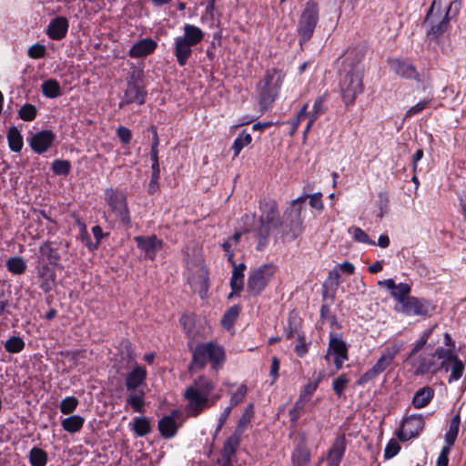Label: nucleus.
<instances>
[{
    "mask_svg": "<svg viewBox=\"0 0 466 466\" xmlns=\"http://www.w3.org/2000/svg\"><path fill=\"white\" fill-rule=\"evenodd\" d=\"M305 197H299L291 202V206L284 213L283 221L279 218L278 205L274 199L264 198L259 201V210L261 215L257 219L256 214L243 217L245 223V232H253L257 238V250H263L268 244L269 230L272 228H281V234L284 238L289 240L296 239L302 233L301 218L302 203Z\"/></svg>",
    "mask_w": 466,
    "mask_h": 466,
    "instance_id": "f257e3e1",
    "label": "nucleus"
},
{
    "mask_svg": "<svg viewBox=\"0 0 466 466\" xmlns=\"http://www.w3.org/2000/svg\"><path fill=\"white\" fill-rule=\"evenodd\" d=\"M365 56L363 46H354L347 49L342 56V69L339 73V92L346 106H353L359 95L364 91V65Z\"/></svg>",
    "mask_w": 466,
    "mask_h": 466,
    "instance_id": "f03ea898",
    "label": "nucleus"
},
{
    "mask_svg": "<svg viewBox=\"0 0 466 466\" xmlns=\"http://www.w3.org/2000/svg\"><path fill=\"white\" fill-rule=\"evenodd\" d=\"M437 327L438 324H434L421 334L406 359L414 376L435 375L445 368L443 359L447 353L446 349L437 347L434 350H431L430 351L425 349L430 337Z\"/></svg>",
    "mask_w": 466,
    "mask_h": 466,
    "instance_id": "7ed1b4c3",
    "label": "nucleus"
},
{
    "mask_svg": "<svg viewBox=\"0 0 466 466\" xmlns=\"http://www.w3.org/2000/svg\"><path fill=\"white\" fill-rule=\"evenodd\" d=\"M214 390L215 383L206 376L198 377L186 388L183 398L187 400L185 410L188 417L196 418L216 404L221 395L216 394L210 397Z\"/></svg>",
    "mask_w": 466,
    "mask_h": 466,
    "instance_id": "20e7f679",
    "label": "nucleus"
},
{
    "mask_svg": "<svg viewBox=\"0 0 466 466\" xmlns=\"http://www.w3.org/2000/svg\"><path fill=\"white\" fill-rule=\"evenodd\" d=\"M460 9L461 2L459 0H453L450 3L444 14L440 11H436L435 15H431V11L427 12L423 20L427 40L440 43L441 37L449 29L450 20L452 15H456L459 13Z\"/></svg>",
    "mask_w": 466,
    "mask_h": 466,
    "instance_id": "39448f33",
    "label": "nucleus"
},
{
    "mask_svg": "<svg viewBox=\"0 0 466 466\" xmlns=\"http://www.w3.org/2000/svg\"><path fill=\"white\" fill-rule=\"evenodd\" d=\"M225 360L226 354L222 346L214 342L200 343L193 351L189 369L201 370L209 362L212 370H218L223 367Z\"/></svg>",
    "mask_w": 466,
    "mask_h": 466,
    "instance_id": "423d86ee",
    "label": "nucleus"
},
{
    "mask_svg": "<svg viewBox=\"0 0 466 466\" xmlns=\"http://www.w3.org/2000/svg\"><path fill=\"white\" fill-rule=\"evenodd\" d=\"M285 75L277 68L268 69L258 84V103L262 110H268L279 96Z\"/></svg>",
    "mask_w": 466,
    "mask_h": 466,
    "instance_id": "0eeeda50",
    "label": "nucleus"
},
{
    "mask_svg": "<svg viewBox=\"0 0 466 466\" xmlns=\"http://www.w3.org/2000/svg\"><path fill=\"white\" fill-rule=\"evenodd\" d=\"M319 20V5L314 0H309L304 5L297 25L299 44L300 46L306 44L312 37Z\"/></svg>",
    "mask_w": 466,
    "mask_h": 466,
    "instance_id": "6e6552de",
    "label": "nucleus"
},
{
    "mask_svg": "<svg viewBox=\"0 0 466 466\" xmlns=\"http://www.w3.org/2000/svg\"><path fill=\"white\" fill-rule=\"evenodd\" d=\"M105 199L110 210L120 223L127 229L131 228L132 220L126 194L109 187L105 190Z\"/></svg>",
    "mask_w": 466,
    "mask_h": 466,
    "instance_id": "1a4fd4ad",
    "label": "nucleus"
},
{
    "mask_svg": "<svg viewBox=\"0 0 466 466\" xmlns=\"http://www.w3.org/2000/svg\"><path fill=\"white\" fill-rule=\"evenodd\" d=\"M143 73L140 70H133L127 82V89L118 103V107L123 108L127 105L136 103L143 105L146 102L147 92L142 84Z\"/></svg>",
    "mask_w": 466,
    "mask_h": 466,
    "instance_id": "9d476101",
    "label": "nucleus"
},
{
    "mask_svg": "<svg viewBox=\"0 0 466 466\" xmlns=\"http://www.w3.org/2000/svg\"><path fill=\"white\" fill-rule=\"evenodd\" d=\"M275 267L265 264L255 269L248 278L247 290L251 296H258L273 278Z\"/></svg>",
    "mask_w": 466,
    "mask_h": 466,
    "instance_id": "9b49d317",
    "label": "nucleus"
},
{
    "mask_svg": "<svg viewBox=\"0 0 466 466\" xmlns=\"http://www.w3.org/2000/svg\"><path fill=\"white\" fill-rule=\"evenodd\" d=\"M425 426L422 415L411 414L402 421L401 429L397 433L400 441H407L419 436Z\"/></svg>",
    "mask_w": 466,
    "mask_h": 466,
    "instance_id": "f8f14e48",
    "label": "nucleus"
},
{
    "mask_svg": "<svg viewBox=\"0 0 466 466\" xmlns=\"http://www.w3.org/2000/svg\"><path fill=\"white\" fill-rule=\"evenodd\" d=\"M328 347L329 353L332 354L336 371H338L342 369L344 361L349 359L348 346L339 335L330 333Z\"/></svg>",
    "mask_w": 466,
    "mask_h": 466,
    "instance_id": "ddd939ff",
    "label": "nucleus"
},
{
    "mask_svg": "<svg viewBox=\"0 0 466 466\" xmlns=\"http://www.w3.org/2000/svg\"><path fill=\"white\" fill-rule=\"evenodd\" d=\"M434 309L431 301L416 297H408L400 311L407 316H427Z\"/></svg>",
    "mask_w": 466,
    "mask_h": 466,
    "instance_id": "4468645a",
    "label": "nucleus"
},
{
    "mask_svg": "<svg viewBox=\"0 0 466 466\" xmlns=\"http://www.w3.org/2000/svg\"><path fill=\"white\" fill-rule=\"evenodd\" d=\"M137 248L144 253V258L154 260L157 253L162 248L163 241L156 235L137 236L134 238Z\"/></svg>",
    "mask_w": 466,
    "mask_h": 466,
    "instance_id": "2eb2a0df",
    "label": "nucleus"
},
{
    "mask_svg": "<svg viewBox=\"0 0 466 466\" xmlns=\"http://www.w3.org/2000/svg\"><path fill=\"white\" fill-rule=\"evenodd\" d=\"M445 356H444V366L442 370L447 372L451 370V374L448 379V382L451 383L452 381L459 380L465 370V366L463 362L459 359L458 355L453 352L451 349H446Z\"/></svg>",
    "mask_w": 466,
    "mask_h": 466,
    "instance_id": "dca6fc26",
    "label": "nucleus"
},
{
    "mask_svg": "<svg viewBox=\"0 0 466 466\" xmlns=\"http://www.w3.org/2000/svg\"><path fill=\"white\" fill-rule=\"evenodd\" d=\"M241 439L238 435L231 434L225 441L220 456L217 459L218 466H232L237 450L240 445Z\"/></svg>",
    "mask_w": 466,
    "mask_h": 466,
    "instance_id": "f3484780",
    "label": "nucleus"
},
{
    "mask_svg": "<svg viewBox=\"0 0 466 466\" xmlns=\"http://www.w3.org/2000/svg\"><path fill=\"white\" fill-rule=\"evenodd\" d=\"M56 135L51 130H42L32 136L29 145L32 150L36 154L46 152L53 145Z\"/></svg>",
    "mask_w": 466,
    "mask_h": 466,
    "instance_id": "a211bd4d",
    "label": "nucleus"
},
{
    "mask_svg": "<svg viewBox=\"0 0 466 466\" xmlns=\"http://www.w3.org/2000/svg\"><path fill=\"white\" fill-rule=\"evenodd\" d=\"M388 64L390 70L397 76L406 79L419 80V73L410 62L400 58H390L388 59Z\"/></svg>",
    "mask_w": 466,
    "mask_h": 466,
    "instance_id": "6ab92c4d",
    "label": "nucleus"
},
{
    "mask_svg": "<svg viewBox=\"0 0 466 466\" xmlns=\"http://www.w3.org/2000/svg\"><path fill=\"white\" fill-rule=\"evenodd\" d=\"M147 372L144 366L136 365L125 379V386L127 391L138 390V388L145 383Z\"/></svg>",
    "mask_w": 466,
    "mask_h": 466,
    "instance_id": "aec40b11",
    "label": "nucleus"
},
{
    "mask_svg": "<svg viewBox=\"0 0 466 466\" xmlns=\"http://www.w3.org/2000/svg\"><path fill=\"white\" fill-rule=\"evenodd\" d=\"M69 23L66 17L57 16L50 21L46 35L52 40H61L66 35Z\"/></svg>",
    "mask_w": 466,
    "mask_h": 466,
    "instance_id": "412c9836",
    "label": "nucleus"
},
{
    "mask_svg": "<svg viewBox=\"0 0 466 466\" xmlns=\"http://www.w3.org/2000/svg\"><path fill=\"white\" fill-rule=\"evenodd\" d=\"M179 411L174 410L170 415L164 416L158 421V430L160 434L166 439L174 437L177 431L176 419L178 417Z\"/></svg>",
    "mask_w": 466,
    "mask_h": 466,
    "instance_id": "4be33fe9",
    "label": "nucleus"
},
{
    "mask_svg": "<svg viewBox=\"0 0 466 466\" xmlns=\"http://www.w3.org/2000/svg\"><path fill=\"white\" fill-rule=\"evenodd\" d=\"M157 46L156 41L151 38H144L129 49L128 55L130 57L139 58L152 54Z\"/></svg>",
    "mask_w": 466,
    "mask_h": 466,
    "instance_id": "5701e85b",
    "label": "nucleus"
},
{
    "mask_svg": "<svg viewBox=\"0 0 466 466\" xmlns=\"http://www.w3.org/2000/svg\"><path fill=\"white\" fill-rule=\"evenodd\" d=\"M401 350V345L393 344L387 347L381 353L380 358L376 361L374 367L382 373L391 365L394 359Z\"/></svg>",
    "mask_w": 466,
    "mask_h": 466,
    "instance_id": "b1692460",
    "label": "nucleus"
},
{
    "mask_svg": "<svg viewBox=\"0 0 466 466\" xmlns=\"http://www.w3.org/2000/svg\"><path fill=\"white\" fill-rule=\"evenodd\" d=\"M184 35L177 39L194 46L199 44L204 38V32L197 25L186 24L183 26Z\"/></svg>",
    "mask_w": 466,
    "mask_h": 466,
    "instance_id": "393cba45",
    "label": "nucleus"
},
{
    "mask_svg": "<svg viewBox=\"0 0 466 466\" xmlns=\"http://www.w3.org/2000/svg\"><path fill=\"white\" fill-rule=\"evenodd\" d=\"M434 397V390L429 386H425L418 390L411 400L414 408L421 409L426 407Z\"/></svg>",
    "mask_w": 466,
    "mask_h": 466,
    "instance_id": "a878e982",
    "label": "nucleus"
},
{
    "mask_svg": "<svg viewBox=\"0 0 466 466\" xmlns=\"http://www.w3.org/2000/svg\"><path fill=\"white\" fill-rule=\"evenodd\" d=\"M310 461V452L304 441H300L292 453L294 466H307Z\"/></svg>",
    "mask_w": 466,
    "mask_h": 466,
    "instance_id": "bb28decb",
    "label": "nucleus"
},
{
    "mask_svg": "<svg viewBox=\"0 0 466 466\" xmlns=\"http://www.w3.org/2000/svg\"><path fill=\"white\" fill-rule=\"evenodd\" d=\"M193 51L192 46L183 43L178 39H175L174 55L177 58V62L180 66H184L188 58L191 56Z\"/></svg>",
    "mask_w": 466,
    "mask_h": 466,
    "instance_id": "cd10ccee",
    "label": "nucleus"
},
{
    "mask_svg": "<svg viewBox=\"0 0 466 466\" xmlns=\"http://www.w3.org/2000/svg\"><path fill=\"white\" fill-rule=\"evenodd\" d=\"M346 451L345 437L344 435L336 438L331 448L329 451L328 461L336 462L341 461Z\"/></svg>",
    "mask_w": 466,
    "mask_h": 466,
    "instance_id": "c85d7f7f",
    "label": "nucleus"
},
{
    "mask_svg": "<svg viewBox=\"0 0 466 466\" xmlns=\"http://www.w3.org/2000/svg\"><path fill=\"white\" fill-rule=\"evenodd\" d=\"M145 391L143 390H138L135 391H130V394L127 398V406H129L136 412H144L145 411Z\"/></svg>",
    "mask_w": 466,
    "mask_h": 466,
    "instance_id": "c756f323",
    "label": "nucleus"
},
{
    "mask_svg": "<svg viewBox=\"0 0 466 466\" xmlns=\"http://www.w3.org/2000/svg\"><path fill=\"white\" fill-rule=\"evenodd\" d=\"M7 142L11 151L19 153L24 146L23 137L15 126H12L7 132Z\"/></svg>",
    "mask_w": 466,
    "mask_h": 466,
    "instance_id": "7c9ffc66",
    "label": "nucleus"
},
{
    "mask_svg": "<svg viewBox=\"0 0 466 466\" xmlns=\"http://www.w3.org/2000/svg\"><path fill=\"white\" fill-rule=\"evenodd\" d=\"M303 334L299 331V323L296 316L291 314L289 316L288 324L284 329V337L287 339H297L298 340H303Z\"/></svg>",
    "mask_w": 466,
    "mask_h": 466,
    "instance_id": "2f4dec72",
    "label": "nucleus"
},
{
    "mask_svg": "<svg viewBox=\"0 0 466 466\" xmlns=\"http://www.w3.org/2000/svg\"><path fill=\"white\" fill-rule=\"evenodd\" d=\"M41 90L43 96L47 98H56L61 96L60 84L53 78L45 80L41 85Z\"/></svg>",
    "mask_w": 466,
    "mask_h": 466,
    "instance_id": "473e14b6",
    "label": "nucleus"
},
{
    "mask_svg": "<svg viewBox=\"0 0 466 466\" xmlns=\"http://www.w3.org/2000/svg\"><path fill=\"white\" fill-rule=\"evenodd\" d=\"M85 422V419L80 415H72L61 421L62 428L70 433L79 431Z\"/></svg>",
    "mask_w": 466,
    "mask_h": 466,
    "instance_id": "72a5a7b5",
    "label": "nucleus"
},
{
    "mask_svg": "<svg viewBox=\"0 0 466 466\" xmlns=\"http://www.w3.org/2000/svg\"><path fill=\"white\" fill-rule=\"evenodd\" d=\"M5 266L7 270L15 275L24 274L26 270L25 260L18 256L9 258Z\"/></svg>",
    "mask_w": 466,
    "mask_h": 466,
    "instance_id": "f704fd0d",
    "label": "nucleus"
},
{
    "mask_svg": "<svg viewBox=\"0 0 466 466\" xmlns=\"http://www.w3.org/2000/svg\"><path fill=\"white\" fill-rule=\"evenodd\" d=\"M31 466H46L47 463V453L38 447H33L28 455Z\"/></svg>",
    "mask_w": 466,
    "mask_h": 466,
    "instance_id": "c9c22d12",
    "label": "nucleus"
},
{
    "mask_svg": "<svg viewBox=\"0 0 466 466\" xmlns=\"http://www.w3.org/2000/svg\"><path fill=\"white\" fill-rule=\"evenodd\" d=\"M252 141L251 135L247 132V130H243L234 140L232 145V149L234 151V157H238L241 150L248 146Z\"/></svg>",
    "mask_w": 466,
    "mask_h": 466,
    "instance_id": "e433bc0d",
    "label": "nucleus"
},
{
    "mask_svg": "<svg viewBox=\"0 0 466 466\" xmlns=\"http://www.w3.org/2000/svg\"><path fill=\"white\" fill-rule=\"evenodd\" d=\"M230 287L232 292L228 295L231 299L234 295H238L244 287V273L238 272L237 269L232 270V276L230 279Z\"/></svg>",
    "mask_w": 466,
    "mask_h": 466,
    "instance_id": "4c0bfd02",
    "label": "nucleus"
},
{
    "mask_svg": "<svg viewBox=\"0 0 466 466\" xmlns=\"http://www.w3.org/2000/svg\"><path fill=\"white\" fill-rule=\"evenodd\" d=\"M253 415V405L249 404L242 416L240 417L233 435H238L241 439V435L244 432L247 425L249 423Z\"/></svg>",
    "mask_w": 466,
    "mask_h": 466,
    "instance_id": "58836bf2",
    "label": "nucleus"
},
{
    "mask_svg": "<svg viewBox=\"0 0 466 466\" xmlns=\"http://www.w3.org/2000/svg\"><path fill=\"white\" fill-rule=\"evenodd\" d=\"M132 430L137 436L143 437L151 431V425L146 417H137L133 421Z\"/></svg>",
    "mask_w": 466,
    "mask_h": 466,
    "instance_id": "ea45409f",
    "label": "nucleus"
},
{
    "mask_svg": "<svg viewBox=\"0 0 466 466\" xmlns=\"http://www.w3.org/2000/svg\"><path fill=\"white\" fill-rule=\"evenodd\" d=\"M25 341L21 337L12 336L5 342V350L8 353L15 354L25 349Z\"/></svg>",
    "mask_w": 466,
    "mask_h": 466,
    "instance_id": "a19ab883",
    "label": "nucleus"
},
{
    "mask_svg": "<svg viewBox=\"0 0 466 466\" xmlns=\"http://www.w3.org/2000/svg\"><path fill=\"white\" fill-rule=\"evenodd\" d=\"M40 252L46 256L51 265H57L61 257L57 251V248H53L49 242H45L40 247Z\"/></svg>",
    "mask_w": 466,
    "mask_h": 466,
    "instance_id": "79ce46f5",
    "label": "nucleus"
},
{
    "mask_svg": "<svg viewBox=\"0 0 466 466\" xmlns=\"http://www.w3.org/2000/svg\"><path fill=\"white\" fill-rule=\"evenodd\" d=\"M410 293V287L407 283H400L396 284L395 289L391 292V297L396 299L400 306L405 302L408 299L409 294Z\"/></svg>",
    "mask_w": 466,
    "mask_h": 466,
    "instance_id": "37998d69",
    "label": "nucleus"
},
{
    "mask_svg": "<svg viewBox=\"0 0 466 466\" xmlns=\"http://www.w3.org/2000/svg\"><path fill=\"white\" fill-rule=\"evenodd\" d=\"M239 312H240V307L238 305H234L231 308H229L223 315V318L221 320L223 327L229 329L234 324Z\"/></svg>",
    "mask_w": 466,
    "mask_h": 466,
    "instance_id": "c03bdc74",
    "label": "nucleus"
},
{
    "mask_svg": "<svg viewBox=\"0 0 466 466\" xmlns=\"http://www.w3.org/2000/svg\"><path fill=\"white\" fill-rule=\"evenodd\" d=\"M52 171L58 176H66L70 173L71 164L68 160L56 159L52 163Z\"/></svg>",
    "mask_w": 466,
    "mask_h": 466,
    "instance_id": "a18cd8bd",
    "label": "nucleus"
},
{
    "mask_svg": "<svg viewBox=\"0 0 466 466\" xmlns=\"http://www.w3.org/2000/svg\"><path fill=\"white\" fill-rule=\"evenodd\" d=\"M37 115L36 107L32 104H25L18 111V116L24 121H33Z\"/></svg>",
    "mask_w": 466,
    "mask_h": 466,
    "instance_id": "49530a36",
    "label": "nucleus"
},
{
    "mask_svg": "<svg viewBox=\"0 0 466 466\" xmlns=\"http://www.w3.org/2000/svg\"><path fill=\"white\" fill-rule=\"evenodd\" d=\"M248 392V387L245 384H241L238 390L234 392H230L229 407L234 408L235 406L241 403Z\"/></svg>",
    "mask_w": 466,
    "mask_h": 466,
    "instance_id": "de8ad7c7",
    "label": "nucleus"
},
{
    "mask_svg": "<svg viewBox=\"0 0 466 466\" xmlns=\"http://www.w3.org/2000/svg\"><path fill=\"white\" fill-rule=\"evenodd\" d=\"M77 405L78 400L74 396H70L62 400L59 409L63 414H70L76 409Z\"/></svg>",
    "mask_w": 466,
    "mask_h": 466,
    "instance_id": "09e8293b",
    "label": "nucleus"
},
{
    "mask_svg": "<svg viewBox=\"0 0 466 466\" xmlns=\"http://www.w3.org/2000/svg\"><path fill=\"white\" fill-rule=\"evenodd\" d=\"M350 380L348 379L346 374L339 375L337 379H335L332 382V390L338 397H341Z\"/></svg>",
    "mask_w": 466,
    "mask_h": 466,
    "instance_id": "8fccbe9b",
    "label": "nucleus"
},
{
    "mask_svg": "<svg viewBox=\"0 0 466 466\" xmlns=\"http://www.w3.org/2000/svg\"><path fill=\"white\" fill-rule=\"evenodd\" d=\"M307 403L300 400L299 399L297 400L292 409L289 410V418L291 423L295 424L299 418L301 416V414L304 412V407Z\"/></svg>",
    "mask_w": 466,
    "mask_h": 466,
    "instance_id": "3c124183",
    "label": "nucleus"
},
{
    "mask_svg": "<svg viewBox=\"0 0 466 466\" xmlns=\"http://www.w3.org/2000/svg\"><path fill=\"white\" fill-rule=\"evenodd\" d=\"M319 386V381L310 382L304 386L302 392L300 393L299 399L305 403H308L311 399L313 393L316 391Z\"/></svg>",
    "mask_w": 466,
    "mask_h": 466,
    "instance_id": "603ef678",
    "label": "nucleus"
},
{
    "mask_svg": "<svg viewBox=\"0 0 466 466\" xmlns=\"http://www.w3.org/2000/svg\"><path fill=\"white\" fill-rule=\"evenodd\" d=\"M431 98L424 99L422 101H420L413 106L410 107L406 111L404 118H410V117L420 113L422 110H424L427 107V106L431 103Z\"/></svg>",
    "mask_w": 466,
    "mask_h": 466,
    "instance_id": "864d4df0",
    "label": "nucleus"
},
{
    "mask_svg": "<svg viewBox=\"0 0 466 466\" xmlns=\"http://www.w3.org/2000/svg\"><path fill=\"white\" fill-rule=\"evenodd\" d=\"M328 100V95L323 94L321 96H319L313 104L312 110L315 111V114L322 115L328 110V106L326 105V102Z\"/></svg>",
    "mask_w": 466,
    "mask_h": 466,
    "instance_id": "5fc2aeb1",
    "label": "nucleus"
},
{
    "mask_svg": "<svg viewBox=\"0 0 466 466\" xmlns=\"http://www.w3.org/2000/svg\"><path fill=\"white\" fill-rule=\"evenodd\" d=\"M353 230V238L360 243H364L368 245L374 246L376 243L375 241L371 240L368 234L362 230L360 228L355 227L352 228Z\"/></svg>",
    "mask_w": 466,
    "mask_h": 466,
    "instance_id": "6e6d98bb",
    "label": "nucleus"
},
{
    "mask_svg": "<svg viewBox=\"0 0 466 466\" xmlns=\"http://www.w3.org/2000/svg\"><path fill=\"white\" fill-rule=\"evenodd\" d=\"M380 374V372L373 365L369 370L360 376V378L357 380V384L359 386H363L377 378Z\"/></svg>",
    "mask_w": 466,
    "mask_h": 466,
    "instance_id": "4d7b16f0",
    "label": "nucleus"
},
{
    "mask_svg": "<svg viewBox=\"0 0 466 466\" xmlns=\"http://www.w3.org/2000/svg\"><path fill=\"white\" fill-rule=\"evenodd\" d=\"M160 177V167H151V177L148 185V193L154 194L158 189V179Z\"/></svg>",
    "mask_w": 466,
    "mask_h": 466,
    "instance_id": "13d9d810",
    "label": "nucleus"
},
{
    "mask_svg": "<svg viewBox=\"0 0 466 466\" xmlns=\"http://www.w3.org/2000/svg\"><path fill=\"white\" fill-rule=\"evenodd\" d=\"M27 55L33 59L42 58L46 55V47L40 44L33 45L28 48Z\"/></svg>",
    "mask_w": 466,
    "mask_h": 466,
    "instance_id": "bf43d9fd",
    "label": "nucleus"
},
{
    "mask_svg": "<svg viewBox=\"0 0 466 466\" xmlns=\"http://www.w3.org/2000/svg\"><path fill=\"white\" fill-rule=\"evenodd\" d=\"M400 451V444L396 441L390 440L385 447L384 457H385V459H390V458L396 456Z\"/></svg>",
    "mask_w": 466,
    "mask_h": 466,
    "instance_id": "052dcab7",
    "label": "nucleus"
},
{
    "mask_svg": "<svg viewBox=\"0 0 466 466\" xmlns=\"http://www.w3.org/2000/svg\"><path fill=\"white\" fill-rule=\"evenodd\" d=\"M308 107L309 105L306 103L303 105V106L300 108V110L298 112L294 119L292 120V131L291 133H294L297 128L299 127L300 122L305 119L308 116Z\"/></svg>",
    "mask_w": 466,
    "mask_h": 466,
    "instance_id": "680f3d73",
    "label": "nucleus"
},
{
    "mask_svg": "<svg viewBox=\"0 0 466 466\" xmlns=\"http://www.w3.org/2000/svg\"><path fill=\"white\" fill-rule=\"evenodd\" d=\"M389 196L386 192H380L378 195V205L380 208V217H383L384 213L387 211L389 206Z\"/></svg>",
    "mask_w": 466,
    "mask_h": 466,
    "instance_id": "e2e57ef3",
    "label": "nucleus"
},
{
    "mask_svg": "<svg viewBox=\"0 0 466 466\" xmlns=\"http://www.w3.org/2000/svg\"><path fill=\"white\" fill-rule=\"evenodd\" d=\"M233 408L228 406L224 409V410L221 412V414L219 415V418H218V425H217V428H216V431H215V436L218 435L219 433V431H221L222 427L224 426V424L226 423L231 410H232Z\"/></svg>",
    "mask_w": 466,
    "mask_h": 466,
    "instance_id": "0e129e2a",
    "label": "nucleus"
},
{
    "mask_svg": "<svg viewBox=\"0 0 466 466\" xmlns=\"http://www.w3.org/2000/svg\"><path fill=\"white\" fill-rule=\"evenodd\" d=\"M116 135H117L118 138L120 139V141L124 144H128L132 139L131 131L127 127H123V126L119 127L116 129Z\"/></svg>",
    "mask_w": 466,
    "mask_h": 466,
    "instance_id": "69168bd1",
    "label": "nucleus"
},
{
    "mask_svg": "<svg viewBox=\"0 0 466 466\" xmlns=\"http://www.w3.org/2000/svg\"><path fill=\"white\" fill-rule=\"evenodd\" d=\"M279 360L277 357H272L269 370V377L272 379L271 384L275 383L279 378Z\"/></svg>",
    "mask_w": 466,
    "mask_h": 466,
    "instance_id": "338daca9",
    "label": "nucleus"
},
{
    "mask_svg": "<svg viewBox=\"0 0 466 466\" xmlns=\"http://www.w3.org/2000/svg\"><path fill=\"white\" fill-rule=\"evenodd\" d=\"M451 449L442 447L436 461V466H448Z\"/></svg>",
    "mask_w": 466,
    "mask_h": 466,
    "instance_id": "774afa93",
    "label": "nucleus"
}]
</instances>
